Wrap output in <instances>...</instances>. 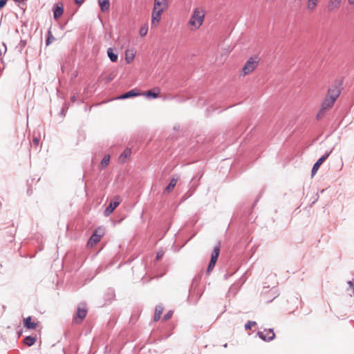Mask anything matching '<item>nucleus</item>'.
<instances>
[{
    "label": "nucleus",
    "mask_w": 354,
    "mask_h": 354,
    "mask_svg": "<svg viewBox=\"0 0 354 354\" xmlns=\"http://www.w3.org/2000/svg\"><path fill=\"white\" fill-rule=\"evenodd\" d=\"M63 12H64V10H63V8L62 6H59L58 5H57L54 9V17L55 19H58L59 18L62 14H63Z\"/></svg>",
    "instance_id": "obj_21"
},
{
    "label": "nucleus",
    "mask_w": 354,
    "mask_h": 354,
    "mask_svg": "<svg viewBox=\"0 0 354 354\" xmlns=\"http://www.w3.org/2000/svg\"><path fill=\"white\" fill-rule=\"evenodd\" d=\"M259 58L258 57H250L243 66L240 75L242 76H245L251 73H252L259 65Z\"/></svg>",
    "instance_id": "obj_3"
},
{
    "label": "nucleus",
    "mask_w": 354,
    "mask_h": 354,
    "mask_svg": "<svg viewBox=\"0 0 354 354\" xmlns=\"http://www.w3.org/2000/svg\"><path fill=\"white\" fill-rule=\"evenodd\" d=\"M136 51L133 49H127L125 51V61L127 64L131 63L136 57Z\"/></svg>",
    "instance_id": "obj_18"
},
{
    "label": "nucleus",
    "mask_w": 354,
    "mask_h": 354,
    "mask_svg": "<svg viewBox=\"0 0 354 354\" xmlns=\"http://www.w3.org/2000/svg\"><path fill=\"white\" fill-rule=\"evenodd\" d=\"M321 0H306V10L310 12H314Z\"/></svg>",
    "instance_id": "obj_11"
},
{
    "label": "nucleus",
    "mask_w": 354,
    "mask_h": 354,
    "mask_svg": "<svg viewBox=\"0 0 354 354\" xmlns=\"http://www.w3.org/2000/svg\"><path fill=\"white\" fill-rule=\"evenodd\" d=\"M164 307L162 305H158L156 307L154 313V321L157 322L160 319Z\"/></svg>",
    "instance_id": "obj_19"
},
{
    "label": "nucleus",
    "mask_w": 354,
    "mask_h": 354,
    "mask_svg": "<svg viewBox=\"0 0 354 354\" xmlns=\"http://www.w3.org/2000/svg\"><path fill=\"white\" fill-rule=\"evenodd\" d=\"M110 161V156H105L103 159L102 160L100 165L102 167H106Z\"/></svg>",
    "instance_id": "obj_27"
},
{
    "label": "nucleus",
    "mask_w": 354,
    "mask_h": 354,
    "mask_svg": "<svg viewBox=\"0 0 354 354\" xmlns=\"http://www.w3.org/2000/svg\"><path fill=\"white\" fill-rule=\"evenodd\" d=\"M121 202L122 199L120 196H115L110 202L109 205L105 209L104 212V216H109L111 214H112Z\"/></svg>",
    "instance_id": "obj_5"
},
{
    "label": "nucleus",
    "mask_w": 354,
    "mask_h": 354,
    "mask_svg": "<svg viewBox=\"0 0 354 354\" xmlns=\"http://www.w3.org/2000/svg\"><path fill=\"white\" fill-rule=\"evenodd\" d=\"M329 154L330 153H326L314 164L312 169V176H313L317 173L319 168L320 167L322 164L325 161V160L328 157Z\"/></svg>",
    "instance_id": "obj_12"
},
{
    "label": "nucleus",
    "mask_w": 354,
    "mask_h": 354,
    "mask_svg": "<svg viewBox=\"0 0 354 354\" xmlns=\"http://www.w3.org/2000/svg\"><path fill=\"white\" fill-rule=\"evenodd\" d=\"M178 180V176L174 175L172 178L171 179L169 185L165 187V189L164 190V193L169 194L170 192H171L173 191L174 188L175 187Z\"/></svg>",
    "instance_id": "obj_15"
},
{
    "label": "nucleus",
    "mask_w": 354,
    "mask_h": 354,
    "mask_svg": "<svg viewBox=\"0 0 354 354\" xmlns=\"http://www.w3.org/2000/svg\"><path fill=\"white\" fill-rule=\"evenodd\" d=\"M256 325V322H248L245 325V328L246 330H250L251 329V327L252 326H255Z\"/></svg>",
    "instance_id": "obj_28"
},
{
    "label": "nucleus",
    "mask_w": 354,
    "mask_h": 354,
    "mask_svg": "<svg viewBox=\"0 0 354 354\" xmlns=\"http://www.w3.org/2000/svg\"><path fill=\"white\" fill-rule=\"evenodd\" d=\"M258 335L260 338L265 341H271L275 337V334L272 329L265 330L264 331L259 332Z\"/></svg>",
    "instance_id": "obj_9"
},
{
    "label": "nucleus",
    "mask_w": 354,
    "mask_h": 354,
    "mask_svg": "<svg viewBox=\"0 0 354 354\" xmlns=\"http://www.w3.org/2000/svg\"><path fill=\"white\" fill-rule=\"evenodd\" d=\"M348 3L350 5H353V4H354V0H348Z\"/></svg>",
    "instance_id": "obj_33"
},
{
    "label": "nucleus",
    "mask_w": 354,
    "mask_h": 354,
    "mask_svg": "<svg viewBox=\"0 0 354 354\" xmlns=\"http://www.w3.org/2000/svg\"><path fill=\"white\" fill-rule=\"evenodd\" d=\"M50 42V38H48V39H47V41H46V44H47V45H48Z\"/></svg>",
    "instance_id": "obj_34"
},
{
    "label": "nucleus",
    "mask_w": 354,
    "mask_h": 354,
    "mask_svg": "<svg viewBox=\"0 0 354 354\" xmlns=\"http://www.w3.org/2000/svg\"><path fill=\"white\" fill-rule=\"evenodd\" d=\"M40 135L38 133L37 136H36L35 132L33 133V139H32V145H34L36 148L39 146L40 142Z\"/></svg>",
    "instance_id": "obj_24"
},
{
    "label": "nucleus",
    "mask_w": 354,
    "mask_h": 354,
    "mask_svg": "<svg viewBox=\"0 0 354 354\" xmlns=\"http://www.w3.org/2000/svg\"><path fill=\"white\" fill-rule=\"evenodd\" d=\"M169 6V0H154L153 10L165 11Z\"/></svg>",
    "instance_id": "obj_8"
},
{
    "label": "nucleus",
    "mask_w": 354,
    "mask_h": 354,
    "mask_svg": "<svg viewBox=\"0 0 354 354\" xmlns=\"http://www.w3.org/2000/svg\"><path fill=\"white\" fill-rule=\"evenodd\" d=\"M107 55L111 62H115L118 60V55L115 54L113 49L109 48L107 50Z\"/></svg>",
    "instance_id": "obj_23"
},
{
    "label": "nucleus",
    "mask_w": 354,
    "mask_h": 354,
    "mask_svg": "<svg viewBox=\"0 0 354 354\" xmlns=\"http://www.w3.org/2000/svg\"><path fill=\"white\" fill-rule=\"evenodd\" d=\"M342 0H329L328 3V10L329 11H335L338 10L342 4Z\"/></svg>",
    "instance_id": "obj_14"
},
{
    "label": "nucleus",
    "mask_w": 354,
    "mask_h": 354,
    "mask_svg": "<svg viewBox=\"0 0 354 354\" xmlns=\"http://www.w3.org/2000/svg\"><path fill=\"white\" fill-rule=\"evenodd\" d=\"M162 255H163V254H162V253L158 252V253L157 254L156 259H157L158 260H159V259L162 257Z\"/></svg>",
    "instance_id": "obj_32"
},
{
    "label": "nucleus",
    "mask_w": 354,
    "mask_h": 354,
    "mask_svg": "<svg viewBox=\"0 0 354 354\" xmlns=\"http://www.w3.org/2000/svg\"><path fill=\"white\" fill-rule=\"evenodd\" d=\"M87 308L84 304L78 306L77 314L73 319V322L77 324L82 323L87 315Z\"/></svg>",
    "instance_id": "obj_6"
},
{
    "label": "nucleus",
    "mask_w": 354,
    "mask_h": 354,
    "mask_svg": "<svg viewBox=\"0 0 354 354\" xmlns=\"http://www.w3.org/2000/svg\"><path fill=\"white\" fill-rule=\"evenodd\" d=\"M131 151L129 149H125L121 154L120 159L124 161V159L129 158L131 156Z\"/></svg>",
    "instance_id": "obj_25"
},
{
    "label": "nucleus",
    "mask_w": 354,
    "mask_h": 354,
    "mask_svg": "<svg viewBox=\"0 0 354 354\" xmlns=\"http://www.w3.org/2000/svg\"><path fill=\"white\" fill-rule=\"evenodd\" d=\"M160 89L159 87H154L152 90H149L146 92H144L143 93H141V95L148 98H157L160 94Z\"/></svg>",
    "instance_id": "obj_13"
},
{
    "label": "nucleus",
    "mask_w": 354,
    "mask_h": 354,
    "mask_svg": "<svg viewBox=\"0 0 354 354\" xmlns=\"http://www.w3.org/2000/svg\"><path fill=\"white\" fill-rule=\"evenodd\" d=\"M38 324L37 322L32 321L31 317L24 319V326L28 329H35Z\"/></svg>",
    "instance_id": "obj_16"
},
{
    "label": "nucleus",
    "mask_w": 354,
    "mask_h": 354,
    "mask_svg": "<svg viewBox=\"0 0 354 354\" xmlns=\"http://www.w3.org/2000/svg\"><path fill=\"white\" fill-rule=\"evenodd\" d=\"M36 341H37V338L35 337H32V336H27L24 339V344L26 345H27L28 346H32L33 344H35Z\"/></svg>",
    "instance_id": "obj_22"
},
{
    "label": "nucleus",
    "mask_w": 354,
    "mask_h": 354,
    "mask_svg": "<svg viewBox=\"0 0 354 354\" xmlns=\"http://www.w3.org/2000/svg\"><path fill=\"white\" fill-rule=\"evenodd\" d=\"M339 95V91L337 88L330 89L322 103V111H326L330 109Z\"/></svg>",
    "instance_id": "obj_2"
},
{
    "label": "nucleus",
    "mask_w": 354,
    "mask_h": 354,
    "mask_svg": "<svg viewBox=\"0 0 354 354\" xmlns=\"http://www.w3.org/2000/svg\"><path fill=\"white\" fill-rule=\"evenodd\" d=\"M105 234V230L102 227H98L93 232L87 243V246L92 248L99 243Z\"/></svg>",
    "instance_id": "obj_4"
},
{
    "label": "nucleus",
    "mask_w": 354,
    "mask_h": 354,
    "mask_svg": "<svg viewBox=\"0 0 354 354\" xmlns=\"http://www.w3.org/2000/svg\"><path fill=\"white\" fill-rule=\"evenodd\" d=\"M163 11L156 10L153 9L151 15V26L157 27L160 21L161 15Z\"/></svg>",
    "instance_id": "obj_10"
},
{
    "label": "nucleus",
    "mask_w": 354,
    "mask_h": 354,
    "mask_svg": "<svg viewBox=\"0 0 354 354\" xmlns=\"http://www.w3.org/2000/svg\"><path fill=\"white\" fill-rule=\"evenodd\" d=\"M147 32H148V26H147V24H145L140 28L139 34L141 37H145V35H147Z\"/></svg>",
    "instance_id": "obj_26"
},
{
    "label": "nucleus",
    "mask_w": 354,
    "mask_h": 354,
    "mask_svg": "<svg viewBox=\"0 0 354 354\" xmlns=\"http://www.w3.org/2000/svg\"><path fill=\"white\" fill-rule=\"evenodd\" d=\"M99 5L102 12H106L109 10L110 2L109 0H99Z\"/></svg>",
    "instance_id": "obj_20"
},
{
    "label": "nucleus",
    "mask_w": 354,
    "mask_h": 354,
    "mask_svg": "<svg viewBox=\"0 0 354 354\" xmlns=\"http://www.w3.org/2000/svg\"><path fill=\"white\" fill-rule=\"evenodd\" d=\"M219 254H220V245H218L214 248L213 252L212 254L210 262L209 263V266H208L207 270V273H209L213 270V269L216 265V263L217 261V259L218 258Z\"/></svg>",
    "instance_id": "obj_7"
},
{
    "label": "nucleus",
    "mask_w": 354,
    "mask_h": 354,
    "mask_svg": "<svg viewBox=\"0 0 354 354\" xmlns=\"http://www.w3.org/2000/svg\"><path fill=\"white\" fill-rule=\"evenodd\" d=\"M140 95L141 93L137 89H132L123 95L118 96L117 98L120 100H124L129 97H137Z\"/></svg>",
    "instance_id": "obj_17"
},
{
    "label": "nucleus",
    "mask_w": 354,
    "mask_h": 354,
    "mask_svg": "<svg viewBox=\"0 0 354 354\" xmlns=\"http://www.w3.org/2000/svg\"><path fill=\"white\" fill-rule=\"evenodd\" d=\"M173 315V312L172 311H169L164 317H163V320L164 321H167L168 319H169L171 316Z\"/></svg>",
    "instance_id": "obj_29"
},
{
    "label": "nucleus",
    "mask_w": 354,
    "mask_h": 354,
    "mask_svg": "<svg viewBox=\"0 0 354 354\" xmlns=\"http://www.w3.org/2000/svg\"><path fill=\"white\" fill-rule=\"evenodd\" d=\"M84 1V0H75V3L78 5H81Z\"/></svg>",
    "instance_id": "obj_31"
},
{
    "label": "nucleus",
    "mask_w": 354,
    "mask_h": 354,
    "mask_svg": "<svg viewBox=\"0 0 354 354\" xmlns=\"http://www.w3.org/2000/svg\"><path fill=\"white\" fill-rule=\"evenodd\" d=\"M205 17V10L202 7H196L190 16L187 22V26L190 30L196 31L202 26Z\"/></svg>",
    "instance_id": "obj_1"
},
{
    "label": "nucleus",
    "mask_w": 354,
    "mask_h": 354,
    "mask_svg": "<svg viewBox=\"0 0 354 354\" xmlns=\"http://www.w3.org/2000/svg\"><path fill=\"white\" fill-rule=\"evenodd\" d=\"M6 0H0V9L3 8L6 4Z\"/></svg>",
    "instance_id": "obj_30"
}]
</instances>
